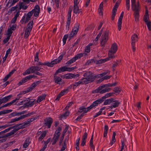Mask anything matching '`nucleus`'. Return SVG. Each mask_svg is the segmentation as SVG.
I'll use <instances>...</instances> for the list:
<instances>
[{
    "instance_id": "4d7b16f0",
    "label": "nucleus",
    "mask_w": 151,
    "mask_h": 151,
    "mask_svg": "<svg viewBox=\"0 0 151 151\" xmlns=\"http://www.w3.org/2000/svg\"><path fill=\"white\" fill-rule=\"evenodd\" d=\"M126 8L127 10L129 11L130 9V0L126 1Z\"/></svg>"
},
{
    "instance_id": "ea45409f",
    "label": "nucleus",
    "mask_w": 151,
    "mask_h": 151,
    "mask_svg": "<svg viewBox=\"0 0 151 151\" xmlns=\"http://www.w3.org/2000/svg\"><path fill=\"white\" fill-rule=\"evenodd\" d=\"M68 90L67 89H64L58 95L61 97L63 96L64 95L65 93L68 92Z\"/></svg>"
},
{
    "instance_id": "79ce46f5",
    "label": "nucleus",
    "mask_w": 151,
    "mask_h": 151,
    "mask_svg": "<svg viewBox=\"0 0 151 151\" xmlns=\"http://www.w3.org/2000/svg\"><path fill=\"white\" fill-rule=\"evenodd\" d=\"M109 72H110L109 70H106L101 74H98L97 75H99V77H97V78H99L103 76Z\"/></svg>"
},
{
    "instance_id": "412c9836",
    "label": "nucleus",
    "mask_w": 151,
    "mask_h": 151,
    "mask_svg": "<svg viewBox=\"0 0 151 151\" xmlns=\"http://www.w3.org/2000/svg\"><path fill=\"white\" fill-rule=\"evenodd\" d=\"M104 101V102L103 105H106L111 104L113 102H114V98H111L109 99H107L106 100H105Z\"/></svg>"
},
{
    "instance_id": "c756f323",
    "label": "nucleus",
    "mask_w": 151,
    "mask_h": 151,
    "mask_svg": "<svg viewBox=\"0 0 151 151\" xmlns=\"http://www.w3.org/2000/svg\"><path fill=\"white\" fill-rule=\"evenodd\" d=\"M12 109L4 110L0 111V116L3 114H5L12 112Z\"/></svg>"
},
{
    "instance_id": "0eeeda50",
    "label": "nucleus",
    "mask_w": 151,
    "mask_h": 151,
    "mask_svg": "<svg viewBox=\"0 0 151 151\" xmlns=\"http://www.w3.org/2000/svg\"><path fill=\"white\" fill-rule=\"evenodd\" d=\"M96 106L93 102L90 106L87 108L83 107H80L79 108V110L78 111V112L79 113H81L83 111V112H84V113H86L89 110Z\"/></svg>"
},
{
    "instance_id": "c03bdc74",
    "label": "nucleus",
    "mask_w": 151,
    "mask_h": 151,
    "mask_svg": "<svg viewBox=\"0 0 151 151\" xmlns=\"http://www.w3.org/2000/svg\"><path fill=\"white\" fill-rule=\"evenodd\" d=\"M68 37V34L65 35H64L63 39V45H65L66 43V40Z\"/></svg>"
},
{
    "instance_id": "e2e57ef3",
    "label": "nucleus",
    "mask_w": 151,
    "mask_h": 151,
    "mask_svg": "<svg viewBox=\"0 0 151 151\" xmlns=\"http://www.w3.org/2000/svg\"><path fill=\"white\" fill-rule=\"evenodd\" d=\"M70 23V21H67L66 25V29L67 31L69 30V26Z\"/></svg>"
},
{
    "instance_id": "20e7f679",
    "label": "nucleus",
    "mask_w": 151,
    "mask_h": 151,
    "mask_svg": "<svg viewBox=\"0 0 151 151\" xmlns=\"http://www.w3.org/2000/svg\"><path fill=\"white\" fill-rule=\"evenodd\" d=\"M41 69V68L38 67L37 66H32L26 70L23 73V75L24 76L33 73H35V72L40 71Z\"/></svg>"
},
{
    "instance_id": "49530a36",
    "label": "nucleus",
    "mask_w": 151,
    "mask_h": 151,
    "mask_svg": "<svg viewBox=\"0 0 151 151\" xmlns=\"http://www.w3.org/2000/svg\"><path fill=\"white\" fill-rule=\"evenodd\" d=\"M77 33H75V32L72 31L70 34L69 36L68 37L69 40L70 39L73 37L75 35H76Z\"/></svg>"
},
{
    "instance_id": "052dcab7",
    "label": "nucleus",
    "mask_w": 151,
    "mask_h": 151,
    "mask_svg": "<svg viewBox=\"0 0 151 151\" xmlns=\"http://www.w3.org/2000/svg\"><path fill=\"white\" fill-rule=\"evenodd\" d=\"M10 37L9 36H7L6 38H4L3 41V44H4L6 43L9 39H10Z\"/></svg>"
},
{
    "instance_id": "a18cd8bd",
    "label": "nucleus",
    "mask_w": 151,
    "mask_h": 151,
    "mask_svg": "<svg viewBox=\"0 0 151 151\" xmlns=\"http://www.w3.org/2000/svg\"><path fill=\"white\" fill-rule=\"evenodd\" d=\"M83 54L81 53L78 54L76 55L75 57H74L76 60L77 59H80L82 57Z\"/></svg>"
},
{
    "instance_id": "6e6552de",
    "label": "nucleus",
    "mask_w": 151,
    "mask_h": 151,
    "mask_svg": "<svg viewBox=\"0 0 151 151\" xmlns=\"http://www.w3.org/2000/svg\"><path fill=\"white\" fill-rule=\"evenodd\" d=\"M109 93H106L105 96H102L101 98L98 99L94 101L93 102L96 106L103 102L107 98L110 96V95Z\"/></svg>"
},
{
    "instance_id": "1a4fd4ad",
    "label": "nucleus",
    "mask_w": 151,
    "mask_h": 151,
    "mask_svg": "<svg viewBox=\"0 0 151 151\" xmlns=\"http://www.w3.org/2000/svg\"><path fill=\"white\" fill-rule=\"evenodd\" d=\"M138 37L137 35L135 34H134L131 37L132 40V43L131 45L132 46V51L133 52H134L135 51V43L138 40Z\"/></svg>"
},
{
    "instance_id": "a878e982",
    "label": "nucleus",
    "mask_w": 151,
    "mask_h": 151,
    "mask_svg": "<svg viewBox=\"0 0 151 151\" xmlns=\"http://www.w3.org/2000/svg\"><path fill=\"white\" fill-rule=\"evenodd\" d=\"M33 24V20L31 21L27 24L26 29L32 31Z\"/></svg>"
},
{
    "instance_id": "13d9d810",
    "label": "nucleus",
    "mask_w": 151,
    "mask_h": 151,
    "mask_svg": "<svg viewBox=\"0 0 151 151\" xmlns=\"http://www.w3.org/2000/svg\"><path fill=\"white\" fill-rule=\"evenodd\" d=\"M11 128H10V127H9V128L5 129V130L1 131L0 132V134H3V133H5L7 132H9V131L11 130Z\"/></svg>"
},
{
    "instance_id": "603ef678",
    "label": "nucleus",
    "mask_w": 151,
    "mask_h": 151,
    "mask_svg": "<svg viewBox=\"0 0 151 151\" xmlns=\"http://www.w3.org/2000/svg\"><path fill=\"white\" fill-rule=\"evenodd\" d=\"M122 0H118L116 2L115 5L114 6L113 8L117 9L118 8L119 5L121 2Z\"/></svg>"
},
{
    "instance_id": "58836bf2",
    "label": "nucleus",
    "mask_w": 151,
    "mask_h": 151,
    "mask_svg": "<svg viewBox=\"0 0 151 151\" xmlns=\"http://www.w3.org/2000/svg\"><path fill=\"white\" fill-rule=\"evenodd\" d=\"M76 61V60L74 58V57H73V58L70 59L68 61H67L66 63V64L68 65H69L72 63H73Z\"/></svg>"
},
{
    "instance_id": "774afa93",
    "label": "nucleus",
    "mask_w": 151,
    "mask_h": 151,
    "mask_svg": "<svg viewBox=\"0 0 151 151\" xmlns=\"http://www.w3.org/2000/svg\"><path fill=\"white\" fill-rule=\"evenodd\" d=\"M12 31L10 28H9L7 30V36H9L10 37L13 32Z\"/></svg>"
},
{
    "instance_id": "8fccbe9b",
    "label": "nucleus",
    "mask_w": 151,
    "mask_h": 151,
    "mask_svg": "<svg viewBox=\"0 0 151 151\" xmlns=\"http://www.w3.org/2000/svg\"><path fill=\"white\" fill-rule=\"evenodd\" d=\"M23 78L25 81V82H26L28 81H29L30 80H31L32 78L31 75H30L28 76L25 77V78Z\"/></svg>"
},
{
    "instance_id": "09e8293b",
    "label": "nucleus",
    "mask_w": 151,
    "mask_h": 151,
    "mask_svg": "<svg viewBox=\"0 0 151 151\" xmlns=\"http://www.w3.org/2000/svg\"><path fill=\"white\" fill-rule=\"evenodd\" d=\"M23 78L25 81V82H26L28 81H29L30 80H31L32 78L31 75H30L28 76L25 77V78Z\"/></svg>"
},
{
    "instance_id": "473e14b6",
    "label": "nucleus",
    "mask_w": 151,
    "mask_h": 151,
    "mask_svg": "<svg viewBox=\"0 0 151 151\" xmlns=\"http://www.w3.org/2000/svg\"><path fill=\"white\" fill-rule=\"evenodd\" d=\"M121 89L119 87L117 86L114 88V91L115 93L119 94L121 92Z\"/></svg>"
},
{
    "instance_id": "c85d7f7f",
    "label": "nucleus",
    "mask_w": 151,
    "mask_h": 151,
    "mask_svg": "<svg viewBox=\"0 0 151 151\" xmlns=\"http://www.w3.org/2000/svg\"><path fill=\"white\" fill-rule=\"evenodd\" d=\"M19 10L21 9H22L24 10H25L28 8V6H24V3L23 2H19Z\"/></svg>"
},
{
    "instance_id": "4c0bfd02",
    "label": "nucleus",
    "mask_w": 151,
    "mask_h": 151,
    "mask_svg": "<svg viewBox=\"0 0 151 151\" xmlns=\"http://www.w3.org/2000/svg\"><path fill=\"white\" fill-rule=\"evenodd\" d=\"M92 63H95L96 61L94 59H90L88 60L85 63L86 65H89L90 64Z\"/></svg>"
},
{
    "instance_id": "393cba45",
    "label": "nucleus",
    "mask_w": 151,
    "mask_h": 151,
    "mask_svg": "<svg viewBox=\"0 0 151 151\" xmlns=\"http://www.w3.org/2000/svg\"><path fill=\"white\" fill-rule=\"evenodd\" d=\"M85 84L83 80V79H81L78 82L75 83L73 84V87H76L77 86H78L80 84Z\"/></svg>"
},
{
    "instance_id": "f3484780",
    "label": "nucleus",
    "mask_w": 151,
    "mask_h": 151,
    "mask_svg": "<svg viewBox=\"0 0 151 151\" xmlns=\"http://www.w3.org/2000/svg\"><path fill=\"white\" fill-rule=\"evenodd\" d=\"M117 45L116 43H113L111 45L109 50L116 53L117 50Z\"/></svg>"
},
{
    "instance_id": "2eb2a0df",
    "label": "nucleus",
    "mask_w": 151,
    "mask_h": 151,
    "mask_svg": "<svg viewBox=\"0 0 151 151\" xmlns=\"http://www.w3.org/2000/svg\"><path fill=\"white\" fill-rule=\"evenodd\" d=\"M73 12L76 14H78L80 13H82L81 9H79L78 5H74Z\"/></svg>"
},
{
    "instance_id": "ddd939ff",
    "label": "nucleus",
    "mask_w": 151,
    "mask_h": 151,
    "mask_svg": "<svg viewBox=\"0 0 151 151\" xmlns=\"http://www.w3.org/2000/svg\"><path fill=\"white\" fill-rule=\"evenodd\" d=\"M62 130V128L60 127H58V128L55 131L53 135V138L58 140L60 135V132Z\"/></svg>"
},
{
    "instance_id": "aec40b11",
    "label": "nucleus",
    "mask_w": 151,
    "mask_h": 151,
    "mask_svg": "<svg viewBox=\"0 0 151 151\" xmlns=\"http://www.w3.org/2000/svg\"><path fill=\"white\" fill-rule=\"evenodd\" d=\"M33 15L32 12V11H29V12L26 15V19L25 23H27L28 21L30 20L31 17Z\"/></svg>"
},
{
    "instance_id": "f257e3e1",
    "label": "nucleus",
    "mask_w": 151,
    "mask_h": 151,
    "mask_svg": "<svg viewBox=\"0 0 151 151\" xmlns=\"http://www.w3.org/2000/svg\"><path fill=\"white\" fill-rule=\"evenodd\" d=\"M117 83L115 82L113 83H108L102 86H100L98 88L93 90L92 91L93 93H99L100 94H103L111 90L109 88H105L108 87H112L115 86L117 85Z\"/></svg>"
},
{
    "instance_id": "5701e85b",
    "label": "nucleus",
    "mask_w": 151,
    "mask_h": 151,
    "mask_svg": "<svg viewBox=\"0 0 151 151\" xmlns=\"http://www.w3.org/2000/svg\"><path fill=\"white\" fill-rule=\"evenodd\" d=\"M30 139L29 138H27L26 139L24 143L23 144V148H27L30 144Z\"/></svg>"
},
{
    "instance_id": "bf43d9fd",
    "label": "nucleus",
    "mask_w": 151,
    "mask_h": 151,
    "mask_svg": "<svg viewBox=\"0 0 151 151\" xmlns=\"http://www.w3.org/2000/svg\"><path fill=\"white\" fill-rule=\"evenodd\" d=\"M65 53L66 52H62L61 55L59 57H58V58H57L59 61H60V62L62 59L63 57V56L65 54Z\"/></svg>"
},
{
    "instance_id": "338daca9",
    "label": "nucleus",
    "mask_w": 151,
    "mask_h": 151,
    "mask_svg": "<svg viewBox=\"0 0 151 151\" xmlns=\"http://www.w3.org/2000/svg\"><path fill=\"white\" fill-rule=\"evenodd\" d=\"M38 117H39V116H36L35 117H34V118H29L28 119V120L29 123H30L32 122L33 121L35 120H36L37 118H38Z\"/></svg>"
},
{
    "instance_id": "4be33fe9",
    "label": "nucleus",
    "mask_w": 151,
    "mask_h": 151,
    "mask_svg": "<svg viewBox=\"0 0 151 151\" xmlns=\"http://www.w3.org/2000/svg\"><path fill=\"white\" fill-rule=\"evenodd\" d=\"M12 96V95H10L3 98L2 99V102H1V103L6 102L11 98Z\"/></svg>"
},
{
    "instance_id": "72a5a7b5",
    "label": "nucleus",
    "mask_w": 151,
    "mask_h": 151,
    "mask_svg": "<svg viewBox=\"0 0 151 151\" xmlns=\"http://www.w3.org/2000/svg\"><path fill=\"white\" fill-rule=\"evenodd\" d=\"M115 53H114L113 52L109 50L108 52V58H109V59L110 58H114L115 57L114 56V54Z\"/></svg>"
},
{
    "instance_id": "423d86ee",
    "label": "nucleus",
    "mask_w": 151,
    "mask_h": 151,
    "mask_svg": "<svg viewBox=\"0 0 151 151\" xmlns=\"http://www.w3.org/2000/svg\"><path fill=\"white\" fill-rule=\"evenodd\" d=\"M25 101H26L24 103V107L29 108L33 106V105L36 104V101L35 99H31L29 98H27L25 99Z\"/></svg>"
},
{
    "instance_id": "39448f33",
    "label": "nucleus",
    "mask_w": 151,
    "mask_h": 151,
    "mask_svg": "<svg viewBox=\"0 0 151 151\" xmlns=\"http://www.w3.org/2000/svg\"><path fill=\"white\" fill-rule=\"evenodd\" d=\"M109 31L106 30L102 35L101 40V45L102 47H104V46L109 39Z\"/></svg>"
},
{
    "instance_id": "680f3d73",
    "label": "nucleus",
    "mask_w": 151,
    "mask_h": 151,
    "mask_svg": "<svg viewBox=\"0 0 151 151\" xmlns=\"http://www.w3.org/2000/svg\"><path fill=\"white\" fill-rule=\"evenodd\" d=\"M91 51V47L89 45H87L85 49V52L87 53H89Z\"/></svg>"
},
{
    "instance_id": "6e6d98bb",
    "label": "nucleus",
    "mask_w": 151,
    "mask_h": 151,
    "mask_svg": "<svg viewBox=\"0 0 151 151\" xmlns=\"http://www.w3.org/2000/svg\"><path fill=\"white\" fill-rule=\"evenodd\" d=\"M147 28L148 29V30L149 31L151 30V21H149L146 23Z\"/></svg>"
},
{
    "instance_id": "a211bd4d",
    "label": "nucleus",
    "mask_w": 151,
    "mask_h": 151,
    "mask_svg": "<svg viewBox=\"0 0 151 151\" xmlns=\"http://www.w3.org/2000/svg\"><path fill=\"white\" fill-rule=\"evenodd\" d=\"M18 99H15L13 100L12 101H10L8 103H6V104H5V105L2 106L1 107H0V109H1V108H4V107H6L8 106H10L11 105H12L14 103H15L16 102V103L18 102V101H17L18 100Z\"/></svg>"
},
{
    "instance_id": "f8f14e48",
    "label": "nucleus",
    "mask_w": 151,
    "mask_h": 151,
    "mask_svg": "<svg viewBox=\"0 0 151 151\" xmlns=\"http://www.w3.org/2000/svg\"><path fill=\"white\" fill-rule=\"evenodd\" d=\"M54 74L53 77V79L55 83L58 84H63L64 83L63 80L59 77L56 76Z\"/></svg>"
},
{
    "instance_id": "3c124183",
    "label": "nucleus",
    "mask_w": 151,
    "mask_h": 151,
    "mask_svg": "<svg viewBox=\"0 0 151 151\" xmlns=\"http://www.w3.org/2000/svg\"><path fill=\"white\" fill-rule=\"evenodd\" d=\"M72 73H68L66 74L64 77L66 79H72Z\"/></svg>"
},
{
    "instance_id": "a19ab883",
    "label": "nucleus",
    "mask_w": 151,
    "mask_h": 151,
    "mask_svg": "<svg viewBox=\"0 0 151 151\" xmlns=\"http://www.w3.org/2000/svg\"><path fill=\"white\" fill-rule=\"evenodd\" d=\"M69 115V112L66 111L63 114L61 115L60 116L61 118H65V117L68 116Z\"/></svg>"
},
{
    "instance_id": "de8ad7c7",
    "label": "nucleus",
    "mask_w": 151,
    "mask_h": 151,
    "mask_svg": "<svg viewBox=\"0 0 151 151\" xmlns=\"http://www.w3.org/2000/svg\"><path fill=\"white\" fill-rule=\"evenodd\" d=\"M23 78L25 81V82H26L28 81H29L30 80H31L32 78L31 75H30L28 76L25 77V78Z\"/></svg>"
},
{
    "instance_id": "7ed1b4c3",
    "label": "nucleus",
    "mask_w": 151,
    "mask_h": 151,
    "mask_svg": "<svg viewBox=\"0 0 151 151\" xmlns=\"http://www.w3.org/2000/svg\"><path fill=\"white\" fill-rule=\"evenodd\" d=\"M22 124L20 123L15 124V125L12 127H10V128H11V129H14L11 131L10 132L4 134V136L3 137H7L9 136H11L16 133L17 131L19 130L23 129L25 127H23V126H20L22 125Z\"/></svg>"
},
{
    "instance_id": "37998d69",
    "label": "nucleus",
    "mask_w": 151,
    "mask_h": 151,
    "mask_svg": "<svg viewBox=\"0 0 151 151\" xmlns=\"http://www.w3.org/2000/svg\"><path fill=\"white\" fill-rule=\"evenodd\" d=\"M44 65H47L48 67H53V64L51 62H49L48 61L44 63L43 64Z\"/></svg>"
},
{
    "instance_id": "6ab92c4d",
    "label": "nucleus",
    "mask_w": 151,
    "mask_h": 151,
    "mask_svg": "<svg viewBox=\"0 0 151 151\" xmlns=\"http://www.w3.org/2000/svg\"><path fill=\"white\" fill-rule=\"evenodd\" d=\"M67 67L64 66L62 67L57 70L55 73V75H57L58 73L66 71Z\"/></svg>"
},
{
    "instance_id": "864d4df0",
    "label": "nucleus",
    "mask_w": 151,
    "mask_h": 151,
    "mask_svg": "<svg viewBox=\"0 0 151 151\" xmlns=\"http://www.w3.org/2000/svg\"><path fill=\"white\" fill-rule=\"evenodd\" d=\"M121 150L119 151H122L124 149V147L125 146L126 147V146L125 145V144L124 142L123 141L121 140Z\"/></svg>"
},
{
    "instance_id": "9d476101",
    "label": "nucleus",
    "mask_w": 151,
    "mask_h": 151,
    "mask_svg": "<svg viewBox=\"0 0 151 151\" xmlns=\"http://www.w3.org/2000/svg\"><path fill=\"white\" fill-rule=\"evenodd\" d=\"M33 14L34 13V16L35 17H37L39 15L40 11V8L38 5L35 6L34 9L32 11Z\"/></svg>"
},
{
    "instance_id": "4468645a",
    "label": "nucleus",
    "mask_w": 151,
    "mask_h": 151,
    "mask_svg": "<svg viewBox=\"0 0 151 151\" xmlns=\"http://www.w3.org/2000/svg\"><path fill=\"white\" fill-rule=\"evenodd\" d=\"M132 11H134V12H139L140 10V8L139 6V1L137 2V4L135 3L133 5V6H131Z\"/></svg>"
},
{
    "instance_id": "69168bd1",
    "label": "nucleus",
    "mask_w": 151,
    "mask_h": 151,
    "mask_svg": "<svg viewBox=\"0 0 151 151\" xmlns=\"http://www.w3.org/2000/svg\"><path fill=\"white\" fill-rule=\"evenodd\" d=\"M64 136L65 135L62 134V136L60 137L59 142V146L61 145L62 143V142L63 141V139Z\"/></svg>"
},
{
    "instance_id": "0e129e2a",
    "label": "nucleus",
    "mask_w": 151,
    "mask_h": 151,
    "mask_svg": "<svg viewBox=\"0 0 151 151\" xmlns=\"http://www.w3.org/2000/svg\"><path fill=\"white\" fill-rule=\"evenodd\" d=\"M76 68V66L71 67V68L68 67H67V70H66V71L70 72L74 70V69H75Z\"/></svg>"
},
{
    "instance_id": "2f4dec72",
    "label": "nucleus",
    "mask_w": 151,
    "mask_h": 151,
    "mask_svg": "<svg viewBox=\"0 0 151 151\" xmlns=\"http://www.w3.org/2000/svg\"><path fill=\"white\" fill-rule=\"evenodd\" d=\"M47 133V131H44L41 134L40 137L38 139V141H41L45 136Z\"/></svg>"
},
{
    "instance_id": "cd10ccee",
    "label": "nucleus",
    "mask_w": 151,
    "mask_h": 151,
    "mask_svg": "<svg viewBox=\"0 0 151 151\" xmlns=\"http://www.w3.org/2000/svg\"><path fill=\"white\" fill-rule=\"evenodd\" d=\"M21 119L20 116L17 118V117L14 118L10 120V121L8 122V123H12L15 122H16L19 121Z\"/></svg>"
},
{
    "instance_id": "9b49d317",
    "label": "nucleus",
    "mask_w": 151,
    "mask_h": 151,
    "mask_svg": "<svg viewBox=\"0 0 151 151\" xmlns=\"http://www.w3.org/2000/svg\"><path fill=\"white\" fill-rule=\"evenodd\" d=\"M45 122V126L48 127V128H50L53 122V119L50 117L46 118L44 119Z\"/></svg>"
},
{
    "instance_id": "dca6fc26",
    "label": "nucleus",
    "mask_w": 151,
    "mask_h": 151,
    "mask_svg": "<svg viewBox=\"0 0 151 151\" xmlns=\"http://www.w3.org/2000/svg\"><path fill=\"white\" fill-rule=\"evenodd\" d=\"M120 104V102H119L118 101L115 100L114 99V102L111 104V106H109V108L112 109L113 108H116L119 106Z\"/></svg>"
},
{
    "instance_id": "7c9ffc66",
    "label": "nucleus",
    "mask_w": 151,
    "mask_h": 151,
    "mask_svg": "<svg viewBox=\"0 0 151 151\" xmlns=\"http://www.w3.org/2000/svg\"><path fill=\"white\" fill-rule=\"evenodd\" d=\"M35 114V112L34 111H32L31 112L29 113L28 114H26L25 115H23L20 116V117L21 119H24L26 117L30 116L31 115H33Z\"/></svg>"
},
{
    "instance_id": "5fc2aeb1",
    "label": "nucleus",
    "mask_w": 151,
    "mask_h": 151,
    "mask_svg": "<svg viewBox=\"0 0 151 151\" xmlns=\"http://www.w3.org/2000/svg\"><path fill=\"white\" fill-rule=\"evenodd\" d=\"M148 19H149V15L147 16V15H144V17H143V20L144 21L145 23H146V22H149L148 21Z\"/></svg>"
},
{
    "instance_id": "c9c22d12",
    "label": "nucleus",
    "mask_w": 151,
    "mask_h": 151,
    "mask_svg": "<svg viewBox=\"0 0 151 151\" xmlns=\"http://www.w3.org/2000/svg\"><path fill=\"white\" fill-rule=\"evenodd\" d=\"M31 31L26 29L24 35V37L25 38H27L29 37Z\"/></svg>"
},
{
    "instance_id": "f03ea898",
    "label": "nucleus",
    "mask_w": 151,
    "mask_h": 151,
    "mask_svg": "<svg viewBox=\"0 0 151 151\" xmlns=\"http://www.w3.org/2000/svg\"><path fill=\"white\" fill-rule=\"evenodd\" d=\"M84 78L83 80L85 84H88L93 82L97 77H99V75L94 74L91 71L85 73L83 75Z\"/></svg>"
},
{
    "instance_id": "b1692460",
    "label": "nucleus",
    "mask_w": 151,
    "mask_h": 151,
    "mask_svg": "<svg viewBox=\"0 0 151 151\" xmlns=\"http://www.w3.org/2000/svg\"><path fill=\"white\" fill-rule=\"evenodd\" d=\"M46 95L45 94H43L42 95L39 96L38 97V99L36 101V103H39L45 99L46 97Z\"/></svg>"
},
{
    "instance_id": "e433bc0d",
    "label": "nucleus",
    "mask_w": 151,
    "mask_h": 151,
    "mask_svg": "<svg viewBox=\"0 0 151 151\" xmlns=\"http://www.w3.org/2000/svg\"><path fill=\"white\" fill-rule=\"evenodd\" d=\"M134 15L135 17V21L137 22L139 20V12H134Z\"/></svg>"
},
{
    "instance_id": "bb28decb",
    "label": "nucleus",
    "mask_w": 151,
    "mask_h": 151,
    "mask_svg": "<svg viewBox=\"0 0 151 151\" xmlns=\"http://www.w3.org/2000/svg\"><path fill=\"white\" fill-rule=\"evenodd\" d=\"M79 24L78 22L75 23L72 31L77 34L79 29Z\"/></svg>"
},
{
    "instance_id": "f704fd0d",
    "label": "nucleus",
    "mask_w": 151,
    "mask_h": 151,
    "mask_svg": "<svg viewBox=\"0 0 151 151\" xmlns=\"http://www.w3.org/2000/svg\"><path fill=\"white\" fill-rule=\"evenodd\" d=\"M35 84L33 83L31 85L27 88V91L29 92L32 91L36 87Z\"/></svg>"
}]
</instances>
